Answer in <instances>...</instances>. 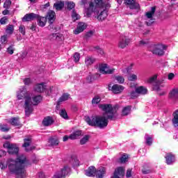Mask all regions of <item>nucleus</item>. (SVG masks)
<instances>
[{"mask_svg": "<svg viewBox=\"0 0 178 178\" xmlns=\"http://www.w3.org/2000/svg\"><path fill=\"white\" fill-rule=\"evenodd\" d=\"M99 108L104 112L103 115L86 117L85 120L89 126L105 129L108 126V123H109L108 120H115L116 118H118L116 111H118L119 106L116 105L112 107L111 104H101Z\"/></svg>", "mask_w": 178, "mask_h": 178, "instance_id": "nucleus-1", "label": "nucleus"}, {"mask_svg": "<svg viewBox=\"0 0 178 178\" xmlns=\"http://www.w3.org/2000/svg\"><path fill=\"white\" fill-rule=\"evenodd\" d=\"M26 163L27 158L22 154L15 160H8V169L11 173L16 175L17 178H25L26 170H24V168H26Z\"/></svg>", "mask_w": 178, "mask_h": 178, "instance_id": "nucleus-2", "label": "nucleus"}, {"mask_svg": "<svg viewBox=\"0 0 178 178\" xmlns=\"http://www.w3.org/2000/svg\"><path fill=\"white\" fill-rule=\"evenodd\" d=\"M95 3L98 9L97 13H96L98 15V20H105L106 17H108V9L111 8V3L106 0H95Z\"/></svg>", "mask_w": 178, "mask_h": 178, "instance_id": "nucleus-3", "label": "nucleus"}, {"mask_svg": "<svg viewBox=\"0 0 178 178\" xmlns=\"http://www.w3.org/2000/svg\"><path fill=\"white\" fill-rule=\"evenodd\" d=\"M42 100V97L40 95L35 96L31 99V95H30L29 98L26 99L24 105L26 116L31 115L33 111V106L34 105H38Z\"/></svg>", "mask_w": 178, "mask_h": 178, "instance_id": "nucleus-4", "label": "nucleus"}, {"mask_svg": "<svg viewBox=\"0 0 178 178\" xmlns=\"http://www.w3.org/2000/svg\"><path fill=\"white\" fill-rule=\"evenodd\" d=\"M166 49V46L162 43H156L152 44L149 51L153 53L154 55H158L159 56H162L165 55V50Z\"/></svg>", "mask_w": 178, "mask_h": 178, "instance_id": "nucleus-5", "label": "nucleus"}, {"mask_svg": "<svg viewBox=\"0 0 178 178\" xmlns=\"http://www.w3.org/2000/svg\"><path fill=\"white\" fill-rule=\"evenodd\" d=\"M3 147L8 149V152L10 155H17V154H19V146H17L16 143H10L6 141L3 145Z\"/></svg>", "mask_w": 178, "mask_h": 178, "instance_id": "nucleus-6", "label": "nucleus"}, {"mask_svg": "<svg viewBox=\"0 0 178 178\" xmlns=\"http://www.w3.org/2000/svg\"><path fill=\"white\" fill-rule=\"evenodd\" d=\"M30 93L27 91L26 86L21 87L17 92V99H25V102L30 98Z\"/></svg>", "mask_w": 178, "mask_h": 178, "instance_id": "nucleus-7", "label": "nucleus"}, {"mask_svg": "<svg viewBox=\"0 0 178 178\" xmlns=\"http://www.w3.org/2000/svg\"><path fill=\"white\" fill-rule=\"evenodd\" d=\"M156 79H158L157 75H154L153 76L149 78L147 80V83H149V84H153L154 86V90L156 91H159L161 90V87H163L162 85V81L156 82Z\"/></svg>", "mask_w": 178, "mask_h": 178, "instance_id": "nucleus-8", "label": "nucleus"}, {"mask_svg": "<svg viewBox=\"0 0 178 178\" xmlns=\"http://www.w3.org/2000/svg\"><path fill=\"white\" fill-rule=\"evenodd\" d=\"M131 41V40L129 38V36L124 34L121 35L118 42L119 48H122V49L126 48V47H127V45L130 44Z\"/></svg>", "mask_w": 178, "mask_h": 178, "instance_id": "nucleus-9", "label": "nucleus"}, {"mask_svg": "<svg viewBox=\"0 0 178 178\" xmlns=\"http://www.w3.org/2000/svg\"><path fill=\"white\" fill-rule=\"evenodd\" d=\"M155 7H152L151 11L145 14V23L147 26H151L154 23V15H155Z\"/></svg>", "mask_w": 178, "mask_h": 178, "instance_id": "nucleus-10", "label": "nucleus"}, {"mask_svg": "<svg viewBox=\"0 0 178 178\" xmlns=\"http://www.w3.org/2000/svg\"><path fill=\"white\" fill-rule=\"evenodd\" d=\"M99 70L102 74H113L115 73V69L109 67L106 64L100 65Z\"/></svg>", "mask_w": 178, "mask_h": 178, "instance_id": "nucleus-11", "label": "nucleus"}, {"mask_svg": "<svg viewBox=\"0 0 178 178\" xmlns=\"http://www.w3.org/2000/svg\"><path fill=\"white\" fill-rule=\"evenodd\" d=\"M125 3L129 5V8L131 10H134V13H138L140 12V4L136 2V0H125Z\"/></svg>", "mask_w": 178, "mask_h": 178, "instance_id": "nucleus-12", "label": "nucleus"}, {"mask_svg": "<svg viewBox=\"0 0 178 178\" xmlns=\"http://www.w3.org/2000/svg\"><path fill=\"white\" fill-rule=\"evenodd\" d=\"M69 172H70V168L65 165L60 170V171L57 172L53 178H65V176L69 175Z\"/></svg>", "mask_w": 178, "mask_h": 178, "instance_id": "nucleus-13", "label": "nucleus"}, {"mask_svg": "<svg viewBox=\"0 0 178 178\" xmlns=\"http://www.w3.org/2000/svg\"><path fill=\"white\" fill-rule=\"evenodd\" d=\"M92 13L97 15V13H98V8H97V4H95V3L94 6V3L90 2L89 3V7L86 10V15L88 17H90Z\"/></svg>", "mask_w": 178, "mask_h": 178, "instance_id": "nucleus-14", "label": "nucleus"}, {"mask_svg": "<svg viewBox=\"0 0 178 178\" xmlns=\"http://www.w3.org/2000/svg\"><path fill=\"white\" fill-rule=\"evenodd\" d=\"M55 15L56 13L54 10H49L47 13V17L50 23L48 26L49 30H51V29H54V24H52V23H54V22L55 21Z\"/></svg>", "mask_w": 178, "mask_h": 178, "instance_id": "nucleus-15", "label": "nucleus"}, {"mask_svg": "<svg viewBox=\"0 0 178 178\" xmlns=\"http://www.w3.org/2000/svg\"><path fill=\"white\" fill-rule=\"evenodd\" d=\"M87 29V24L86 22H79L76 29L74 31V34H80Z\"/></svg>", "mask_w": 178, "mask_h": 178, "instance_id": "nucleus-16", "label": "nucleus"}, {"mask_svg": "<svg viewBox=\"0 0 178 178\" xmlns=\"http://www.w3.org/2000/svg\"><path fill=\"white\" fill-rule=\"evenodd\" d=\"M124 176V168L119 167L115 169L113 176L111 178H123Z\"/></svg>", "mask_w": 178, "mask_h": 178, "instance_id": "nucleus-17", "label": "nucleus"}, {"mask_svg": "<svg viewBox=\"0 0 178 178\" xmlns=\"http://www.w3.org/2000/svg\"><path fill=\"white\" fill-rule=\"evenodd\" d=\"M8 123L11 124V126L22 127V124L20 123V120L17 117L10 118L9 120H8Z\"/></svg>", "mask_w": 178, "mask_h": 178, "instance_id": "nucleus-18", "label": "nucleus"}, {"mask_svg": "<svg viewBox=\"0 0 178 178\" xmlns=\"http://www.w3.org/2000/svg\"><path fill=\"white\" fill-rule=\"evenodd\" d=\"M37 17H38V15L31 13L25 15L22 18V22H31V20H35Z\"/></svg>", "mask_w": 178, "mask_h": 178, "instance_id": "nucleus-19", "label": "nucleus"}, {"mask_svg": "<svg viewBox=\"0 0 178 178\" xmlns=\"http://www.w3.org/2000/svg\"><path fill=\"white\" fill-rule=\"evenodd\" d=\"M124 90V87L118 84H115L111 88V91L113 92V94H120V92H123Z\"/></svg>", "mask_w": 178, "mask_h": 178, "instance_id": "nucleus-20", "label": "nucleus"}, {"mask_svg": "<svg viewBox=\"0 0 178 178\" xmlns=\"http://www.w3.org/2000/svg\"><path fill=\"white\" fill-rule=\"evenodd\" d=\"M35 91L37 92H44L47 91V85L44 83H38L35 86Z\"/></svg>", "mask_w": 178, "mask_h": 178, "instance_id": "nucleus-21", "label": "nucleus"}, {"mask_svg": "<svg viewBox=\"0 0 178 178\" xmlns=\"http://www.w3.org/2000/svg\"><path fill=\"white\" fill-rule=\"evenodd\" d=\"M97 169L94 166L89 167L86 170H85V175L88 176V177H95Z\"/></svg>", "mask_w": 178, "mask_h": 178, "instance_id": "nucleus-22", "label": "nucleus"}, {"mask_svg": "<svg viewBox=\"0 0 178 178\" xmlns=\"http://www.w3.org/2000/svg\"><path fill=\"white\" fill-rule=\"evenodd\" d=\"M172 125L175 129H178V109L175 110L172 113Z\"/></svg>", "mask_w": 178, "mask_h": 178, "instance_id": "nucleus-23", "label": "nucleus"}, {"mask_svg": "<svg viewBox=\"0 0 178 178\" xmlns=\"http://www.w3.org/2000/svg\"><path fill=\"white\" fill-rule=\"evenodd\" d=\"M106 173V170L104 167L99 168L98 170H96L95 176L96 178H103Z\"/></svg>", "mask_w": 178, "mask_h": 178, "instance_id": "nucleus-24", "label": "nucleus"}, {"mask_svg": "<svg viewBox=\"0 0 178 178\" xmlns=\"http://www.w3.org/2000/svg\"><path fill=\"white\" fill-rule=\"evenodd\" d=\"M83 136V131L80 130L74 131L72 134L70 135V140H77Z\"/></svg>", "mask_w": 178, "mask_h": 178, "instance_id": "nucleus-25", "label": "nucleus"}, {"mask_svg": "<svg viewBox=\"0 0 178 178\" xmlns=\"http://www.w3.org/2000/svg\"><path fill=\"white\" fill-rule=\"evenodd\" d=\"M169 97L171 99H173L175 101L176 99H178V88H173L169 93Z\"/></svg>", "mask_w": 178, "mask_h": 178, "instance_id": "nucleus-26", "label": "nucleus"}, {"mask_svg": "<svg viewBox=\"0 0 178 178\" xmlns=\"http://www.w3.org/2000/svg\"><path fill=\"white\" fill-rule=\"evenodd\" d=\"M165 161L167 165H172L175 161V155L172 154L171 153L167 154L165 156Z\"/></svg>", "mask_w": 178, "mask_h": 178, "instance_id": "nucleus-27", "label": "nucleus"}, {"mask_svg": "<svg viewBox=\"0 0 178 178\" xmlns=\"http://www.w3.org/2000/svg\"><path fill=\"white\" fill-rule=\"evenodd\" d=\"M38 20V24L40 27H44L45 24H47V18L44 17H41L39 15H38V17H36Z\"/></svg>", "mask_w": 178, "mask_h": 178, "instance_id": "nucleus-28", "label": "nucleus"}, {"mask_svg": "<svg viewBox=\"0 0 178 178\" xmlns=\"http://www.w3.org/2000/svg\"><path fill=\"white\" fill-rule=\"evenodd\" d=\"M24 143L23 147L25 148L26 152L33 150V147H30V144H31V138L24 139Z\"/></svg>", "mask_w": 178, "mask_h": 178, "instance_id": "nucleus-29", "label": "nucleus"}, {"mask_svg": "<svg viewBox=\"0 0 178 178\" xmlns=\"http://www.w3.org/2000/svg\"><path fill=\"white\" fill-rule=\"evenodd\" d=\"M54 124V118H52V117H50V116H47L44 118L42 121V124L44 126H51V124Z\"/></svg>", "mask_w": 178, "mask_h": 178, "instance_id": "nucleus-30", "label": "nucleus"}, {"mask_svg": "<svg viewBox=\"0 0 178 178\" xmlns=\"http://www.w3.org/2000/svg\"><path fill=\"white\" fill-rule=\"evenodd\" d=\"M49 39L51 41H60L62 40V35L60 33H52L49 35Z\"/></svg>", "mask_w": 178, "mask_h": 178, "instance_id": "nucleus-31", "label": "nucleus"}, {"mask_svg": "<svg viewBox=\"0 0 178 178\" xmlns=\"http://www.w3.org/2000/svg\"><path fill=\"white\" fill-rule=\"evenodd\" d=\"M58 92V88L51 86L48 90H46L45 93L47 95H54V94H56Z\"/></svg>", "mask_w": 178, "mask_h": 178, "instance_id": "nucleus-32", "label": "nucleus"}, {"mask_svg": "<svg viewBox=\"0 0 178 178\" xmlns=\"http://www.w3.org/2000/svg\"><path fill=\"white\" fill-rule=\"evenodd\" d=\"M70 98V95L67 93H64L58 99L57 105H60V102H64V101H67Z\"/></svg>", "mask_w": 178, "mask_h": 178, "instance_id": "nucleus-33", "label": "nucleus"}, {"mask_svg": "<svg viewBox=\"0 0 178 178\" xmlns=\"http://www.w3.org/2000/svg\"><path fill=\"white\" fill-rule=\"evenodd\" d=\"M63 6H65V3L63 1H57L54 4V8H55L56 10H62Z\"/></svg>", "mask_w": 178, "mask_h": 178, "instance_id": "nucleus-34", "label": "nucleus"}, {"mask_svg": "<svg viewBox=\"0 0 178 178\" xmlns=\"http://www.w3.org/2000/svg\"><path fill=\"white\" fill-rule=\"evenodd\" d=\"M131 111V106H125L122 109V116H127V115H129Z\"/></svg>", "mask_w": 178, "mask_h": 178, "instance_id": "nucleus-35", "label": "nucleus"}, {"mask_svg": "<svg viewBox=\"0 0 178 178\" xmlns=\"http://www.w3.org/2000/svg\"><path fill=\"white\" fill-rule=\"evenodd\" d=\"M94 62H95V59H94V58H92L91 56H87L85 59V63H86V66H90V65H92V63H94Z\"/></svg>", "mask_w": 178, "mask_h": 178, "instance_id": "nucleus-36", "label": "nucleus"}, {"mask_svg": "<svg viewBox=\"0 0 178 178\" xmlns=\"http://www.w3.org/2000/svg\"><path fill=\"white\" fill-rule=\"evenodd\" d=\"M13 31H15V26L13 24H9L6 26V34H13Z\"/></svg>", "mask_w": 178, "mask_h": 178, "instance_id": "nucleus-37", "label": "nucleus"}, {"mask_svg": "<svg viewBox=\"0 0 178 178\" xmlns=\"http://www.w3.org/2000/svg\"><path fill=\"white\" fill-rule=\"evenodd\" d=\"M147 88L143 86H140L136 88V92H138V94L145 95L147 94Z\"/></svg>", "mask_w": 178, "mask_h": 178, "instance_id": "nucleus-38", "label": "nucleus"}, {"mask_svg": "<svg viewBox=\"0 0 178 178\" xmlns=\"http://www.w3.org/2000/svg\"><path fill=\"white\" fill-rule=\"evenodd\" d=\"M49 143L50 144V145H52L54 147L59 144V140L56 138H51L49 140Z\"/></svg>", "mask_w": 178, "mask_h": 178, "instance_id": "nucleus-39", "label": "nucleus"}, {"mask_svg": "<svg viewBox=\"0 0 178 178\" xmlns=\"http://www.w3.org/2000/svg\"><path fill=\"white\" fill-rule=\"evenodd\" d=\"M88 140H90V136L86 135L80 140L81 145H84L85 144H87V143H88Z\"/></svg>", "mask_w": 178, "mask_h": 178, "instance_id": "nucleus-40", "label": "nucleus"}, {"mask_svg": "<svg viewBox=\"0 0 178 178\" xmlns=\"http://www.w3.org/2000/svg\"><path fill=\"white\" fill-rule=\"evenodd\" d=\"M145 140L146 144L147 145H152V136L146 134L145 136Z\"/></svg>", "mask_w": 178, "mask_h": 178, "instance_id": "nucleus-41", "label": "nucleus"}, {"mask_svg": "<svg viewBox=\"0 0 178 178\" xmlns=\"http://www.w3.org/2000/svg\"><path fill=\"white\" fill-rule=\"evenodd\" d=\"M129 159V156L127 154L122 155L118 160L120 163H126L127 162V159Z\"/></svg>", "mask_w": 178, "mask_h": 178, "instance_id": "nucleus-42", "label": "nucleus"}, {"mask_svg": "<svg viewBox=\"0 0 178 178\" xmlns=\"http://www.w3.org/2000/svg\"><path fill=\"white\" fill-rule=\"evenodd\" d=\"M72 20L76 22V20H79L80 15H79L75 10H72Z\"/></svg>", "mask_w": 178, "mask_h": 178, "instance_id": "nucleus-43", "label": "nucleus"}, {"mask_svg": "<svg viewBox=\"0 0 178 178\" xmlns=\"http://www.w3.org/2000/svg\"><path fill=\"white\" fill-rule=\"evenodd\" d=\"M65 5L67 6V9H69L70 10L76 6V4L73 1H67L65 3Z\"/></svg>", "mask_w": 178, "mask_h": 178, "instance_id": "nucleus-44", "label": "nucleus"}, {"mask_svg": "<svg viewBox=\"0 0 178 178\" xmlns=\"http://www.w3.org/2000/svg\"><path fill=\"white\" fill-rule=\"evenodd\" d=\"M10 130V127L8 126V124H3L0 126V131L8 132Z\"/></svg>", "mask_w": 178, "mask_h": 178, "instance_id": "nucleus-45", "label": "nucleus"}, {"mask_svg": "<svg viewBox=\"0 0 178 178\" xmlns=\"http://www.w3.org/2000/svg\"><path fill=\"white\" fill-rule=\"evenodd\" d=\"M99 102H101V97L99 96H95L92 100V105H97Z\"/></svg>", "mask_w": 178, "mask_h": 178, "instance_id": "nucleus-46", "label": "nucleus"}, {"mask_svg": "<svg viewBox=\"0 0 178 178\" xmlns=\"http://www.w3.org/2000/svg\"><path fill=\"white\" fill-rule=\"evenodd\" d=\"M7 52L10 55H13V53L15 52V45H10L9 47L7 49Z\"/></svg>", "mask_w": 178, "mask_h": 178, "instance_id": "nucleus-47", "label": "nucleus"}, {"mask_svg": "<svg viewBox=\"0 0 178 178\" xmlns=\"http://www.w3.org/2000/svg\"><path fill=\"white\" fill-rule=\"evenodd\" d=\"M115 79L120 84H123L124 83V78L122 76H117L115 77Z\"/></svg>", "mask_w": 178, "mask_h": 178, "instance_id": "nucleus-48", "label": "nucleus"}, {"mask_svg": "<svg viewBox=\"0 0 178 178\" xmlns=\"http://www.w3.org/2000/svg\"><path fill=\"white\" fill-rule=\"evenodd\" d=\"M23 82L25 84V86H30L33 81H31V79L30 78H25L23 79Z\"/></svg>", "mask_w": 178, "mask_h": 178, "instance_id": "nucleus-49", "label": "nucleus"}, {"mask_svg": "<svg viewBox=\"0 0 178 178\" xmlns=\"http://www.w3.org/2000/svg\"><path fill=\"white\" fill-rule=\"evenodd\" d=\"M60 115L63 119H67V113H66V110H61L60 112Z\"/></svg>", "mask_w": 178, "mask_h": 178, "instance_id": "nucleus-50", "label": "nucleus"}, {"mask_svg": "<svg viewBox=\"0 0 178 178\" xmlns=\"http://www.w3.org/2000/svg\"><path fill=\"white\" fill-rule=\"evenodd\" d=\"M137 79H138L137 75L134 74L129 75L128 77V80H129V81H136Z\"/></svg>", "mask_w": 178, "mask_h": 178, "instance_id": "nucleus-51", "label": "nucleus"}, {"mask_svg": "<svg viewBox=\"0 0 178 178\" xmlns=\"http://www.w3.org/2000/svg\"><path fill=\"white\" fill-rule=\"evenodd\" d=\"M1 44H6L8 42V35H4L1 37Z\"/></svg>", "mask_w": 178, "mask_h": 178, "instance_id": "nucleus-52", "label": "nucleus"}, {"mask_svg": "<svg viewBox=\"0 0 178 178\" xmlns=\"http://www.w3.org/2000/svg\"><path fill=\"white\" fill-rule=\"evenodd\" d=\"M149 42L148 41V40H142L139 42V46L140 47H145V45H147V44Z\"/></svg>", "mask_w": 178, "mask_h": 178, "instance_id": "nucleus-53", "label": "nucleus"}, {"mask_svg": "<svg viewBox=\"0 0 178 178\" xmlns=\"http://www.w3.org/2000/svg\"><path fill=\"white\" fill-rule=\"evenodd\" d=\"M74 62L77 63L79 60H80V54L79 53H75L74 54Z\"/></svg>", "mask_w": 178, "mask_h": 178, "instance_id": "nucleus-54", "label": "nucleus"}, {"mask_svg": "<svg viewBox=\"0 0 178 178\" xmlns=\"http://www.w3.org/2000/svg\"><path fill=\"white\" fill-rule=\"evenodd\" d=\"M130 97L132 99L137 98L138 97V92L137 91H132L130 94Z\"/></svg>", "mask_w": 178, "mask_h": 178, "instance_id": "nucleus-55", "label": "nucleus"}, {"mask_svg": "<svg viewBox=\"0 0 178 178\" xmlns=\"http://www.w3.org/2000/svg\"><path fill=\"white\" fill-rule=\"evenodd\" d=\"M8 22V17H3L0 19V24H6Z\"/></svg>", "mask_w": 178, "mask_h": 178, "instance_id": "nucleus-56", "label": "nucleus"}, {"mask_svg": "<svg viewBox=\"0 0 178 178\" xmlns=\"http://www.w3.org/2000/svg\"><path fill=\"white\" fill-rule=\"evenodd\" d=\"M19 32L21 34H22L23 35H24V34H26V28L24 27V26L21 25L19 26Z\"/></svg>", "mask_w": 178, "mask_h": 178, "instance_id": "nucleus-57", "label": "nucleus"}, {"mask_svg": "<svg viewBox=\"0 0 178 178\" xmlns=\"http://www.w3.org/2000/svg\"><path fill=\"white\" fill-rule=\"evenodd\" d=\"M93 34H94V32L92 31H90L88 33H86V35L88 38H90V37H92Z\"/></svg>", "mask_w": 178, "mask_h": 178, "instance_id": "nucleus-58", "label": "nucleus"}, {"mask_svg": "<svg viewBox=\"0 0 178 178\" xmlns=\"http://www.w3.org/2000/svg\"><path fill=\"white\" fill-rule=\"evenodd\" d=\"M10 0H7L5 3H4V8H9V6H10Z\"/></svg>", "mask_w": 178, "mask_h": 178, "instance_id": "nucleus-59", "label": "nucleus"}, {"mask_svg": "<svg viewBox=\"0 0 178 178\" xmlns=\"http://www.w3.org/2000/svg\"><path fill=\"white\" fill-rule=\"evenodd\" d=\"M127 177H131V169H128L126 174Z\"/></svg>", "mask_w": 178, "mask_h": 178, "instance_id": "nucleus-60", "label": "nucleus"}, {"mask_svg": "<svg viewBox=\"0 0 178 178\" xmlns=\"http://www.w3.org/2000/svg\"><path fill=\"white\" fill-rule=\"evenodd\" d=\"M173 79H175V74L170 73L168 74V80H173Z\"/></svg>", "mask_w": 178, "mask_h": 178, "instance_id": "nucleus-61", "label": "nucleus"}, {"mask_svg": "<svg viewBox=\"0 0 178 178\" xmlns=\"http://www.w3.org/2000/svg\"><path fill=\"white\" fill-rule=\"evenodd\" d=\"M97 53L99 55H104V50L101 48H97Z\"/></svg>", "mask_w": 178, "mask_h": 178, "instance_id": "nucleus-62", "label": "nucleus"}, {"mask_svg": "<svg viewBox=\"0 0 178 178\" xmlns=\"http://www.w3.org/2000/svg\"><path fill=\"white\" fill-rule=\"evenodd\" d=\"M38 176L39 178H45V175L43 174V172H39L38 174Z\"/></svg>", "mask_w": 178, "mask_h": 178, "instance_id": "nucleus-63", "label": "nucleus"}, {"mask_svg": "<svg viewBox=\"0 0 178 178\" xmlns=\"http://www.w3.org/2000/svg\"><path fill=\"white\" fill-rule=\"evenodd\" d=\"M142 172L143 175H148V173H151V171L149 170H143Z\"/></svg>", "mask_w": 178, "mask_h": 178, "instance_id": "nucleus-64", "label": "nucleus"}]
</instances>
